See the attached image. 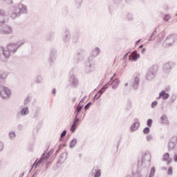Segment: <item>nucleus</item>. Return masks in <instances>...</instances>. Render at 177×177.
Wrapping results in <instances>:
<instances>
[{"label":"nucleus","mask_w":177,"mask_h":177,"mask_svg":"<svg viewBox=\"0 0 177 177\" xmlns=\"http://www.w3.org/2000/svg\"><path fill=\"white\" fill-rule=\"evenodd\" d=\"M151 156H150V153L145 152L140 159H138V170L135 173V171L132 172V175L133 177H147L149 175V168H150V165H151Z\"/></svg>","instance_id":"f257e3e1"},{"label":"nucleus","mask_w":177,"mask_h":177,"mask_svg":"<svg viewBox=\"0 0 177 177\" xmlns=\"http://www.w3.org/2000/svg\"><path fill=\"white\" fill-rule=\"evenodd\" d=\"M19 12L15 11L14 12H12L10 14V17L14 20L15 19H17V17H19V16H21V15H27V6H24V4H19L17 7Z\"/></svg>","instance_id":"f03ea898"},{"label":"nucleus","mask_w":177,"mask_h":177,"mask_svg":"<svg viewBox=\"0 0 177 177\" xmlns=\"http://www.w3.org/2000/svg\"><path fill=\"white\" fill-rule=\"evenodd\" d=\"M48 150H49V147H48V148L46 149V151H44V153H42L40 159L36 160L34 162V165H39V164H44V162H45V159H48L49 158V157L50 156H52V154H53V152L55 151V150L53 149H50L48 152Z\"/></svg>","instance_id":"7ed1b4c3"},{"label":"nucleus","mask_w":177,"mask_h":177,"mask_svg":"<svg viewBox=\"0 0 177 177\" xmlns=\"http://www.w3.org/2000/svg\"><path fill=\"white\" fill-rule=\"evenodd\" d=\"M158 70V66L157 65H153L149 68L146 75V78L147 81H153L154 78H156V75H157V71Z\"/></svg>","instance_id":"20e7f679"},{"label":"nucleus","mask_w":177,"mask_h":177,"mask_svg":"<svg viewBox=\"0 0 177 177\" xmlns=\"http://www.w3.org/2000/svg\"><path fill=\"white\" fill-rule=\"evenodd\" d=\"M177 39V35L175 34L169 35L167 36L165 40V41L162 43V46L164 48H169L170 46H172L174 44H175V41Z\"/></svg>","instance_id":"39448f33"},{"label":"nucleus","mask_w":177,"mask_h":177,"mask_svg":"<svg viewBox=\"0 0 177 177\" xmlns=\"http://www.w3.org/2000/svg\"><path fill=\"white\" fill-rule=\"evenodd\" d=\"M75 73V68H73L70 72V78H69V84L72 88H78L80 85V81L75 75H74Z\"/></svg>","instance_id":"423d86ee"},{"label":"nucleus","mask_w":177,"mask_h":177,"mask_svg":"<svg viewBox=\"0 0 177 177\" xmlns=\"http://www.w3.org/2000/svg\"><path fill=\"white\" fill-rule=\"evenodd\" d=\"M11 95L12 91L10 88L5 86H0V97H2V99H8Z\"/></svg>","instance_id":"0eeeda50"},{"label":"nucleus","mask_w":177,"mask_h":177,"mask_svg":"<svg viewBox=\"0 0 177 177\" xmlns=\"http://www.w3.org/2000/svg\"><path fill=\"white\" fill-rule=\"evenodd\" d=\"M30 113V109H28V106H25L24 108H21V111L17 112L15 118L17 120H20L21 117H26V115H28Z\"/></svg>","instance_id":"6e6552de"},{"label":"nucleus","mask_w":177,"mask_h":177,"mask_svg":"<svg viewBox=\"0 0 177 177\" xmlns=\"http://www.w3.org/2000/svg\"><path fill=\"white\" fill-rule=\"evenodd\" d=\"M85 53V50L82 48H80L77 50L76 55H75V60L77 63H80V62H82L84 60V55Z\"/></svg>","instance_id":"1a4fd4ad"},{"label":"nucleus","mask_w":177,"mask_h":177,"mask_svg":"<svg viewBox=\"0 0 177 177\" xmlns=\"http://www.w3.org/2000/svg\"><path fill=\"white\" fill-rule=\"evenodd\" d=\"M175 68V63L173 62H167L164 64L162 66L163 71L164 73H171V70H172V68Z\"/></svg>","instance_id":"9d476101"},{"label":"nucleus","mask_w":177,"mask_h":177,"mask_svg":"<svg viewBox=\"0 0 177 177\" xmlns=\"http://www.w3.org/2000/svg\"><path fill=\"white\" fill-rule=\"evenodd\" d=\"M81 119H77L73 118V124L71 126L70 131L72 133H74L75 131H77V128H78L80 123L81 122Z\"/></svg>","instance_id":"9b49d317"},{"label":"nucleus","mask_w":177,"mask_h":177,"mask_svg":"<svg viewBox=\"0 0 177 177\" xmlns=\"http://www.w3.org/2000/svg\"><path fill=\"white\" fill-rule=\"evenodd\" d=\"M71 39V32L68 29H66L63 34L62 41L64 44H68Z\"/></svg>","instance_id":"f8f14e48"},{"label":"nucleus","mask_w":177,"mask_h":177,"mask_svg":"<svg viewBox=\"0 0 177 177\" xmlns=\"http://www.w3.org/2000/svg\"><path fill=\"white\" fill-rule=\"evenodd\" d=\"M95 71V64H91L89 62H86L84 64V71L86 74H91Z\"/></svg>","instance_id":"ddd939ff"},{"label":"nucleus","mask_w":177,"mask_h":177,"mask_svg":"<svg viewBox=\"0 0 177 177\" xmlns=\"http://www.w3.org/2000/svg\"><path fill=\"white\" fill-rule=\"evenodd\" d=\"M1 50L5 59H9L10 57V55H15V53L17 52L8 48H7V50H6L3 47H1Z\"/></svg>","instance_id":"4468645a"},{"label":"nucleus","mask_w":177,"mask_h":177,"mask_svg":"<svg viewBox=\"0 0 177 177\" xmlns=\"http://www.w3.org/2000/svg\"><path fill=\"white\" fill-rule=\"evenodd\" d=\"M12 32H13V29L8 25L3 24L2 28H0V34L1 35L12 34Z\"/></svg>","instance_id":"2eb2a0df"},{"label":"nucleus","mask_w":177,"mask_h":177,"mask_svg":"<svg viewBox=\"0 0 177 177\" xmlns=\"http://www.w3.org/2000/svg\"><path fill=\"white\" fill-rule=\"evenodd\" d=\"M112 85V89H117L118 88V85H120V80L113 79V77L110 78V81L108 82V86H110Z\"/></svg>","instance_id":"dca6fc26"},{"label":"nucleus","mask_w":177,"mask_h":177,"mask_svg":"<svg viewBox=\"0 0 177 177\" xmlns=\"http://www.w3.org/2000/svg\"><path fill=\"white\" fill-rule=\"evenodd\" d=\"M56 57H57V50L55 48H52L50 50L49 62L50 63H55L56 62Z\"/></svg>","instance_id":"f3484780"},{"label":"nucleus","mask_w":177,"mask_h":177,"mask_svg":"<svg viewBox=\"0 0 177 177\" xmlns=\"http://www.w3.org/2000/svg\"><path fill=\"white\" fill-rule=\"evenodd\" d=\"M67 135V130H64L61 134L59 138V142L62 144L63 146H67L66 143H67V140H66V136Z\"/></svg>","instance_id":"a211bd4d"},{"label":"nucleus","mask_w":177,"mask_h":177,"mask_svg":"<svg viewBox=\"0 0 177 177\" xmlns=\"http://www.w3.org/2000/svg\"><path fill=\"white\" fill-rule=\"evenodd\" d=\"M140 82V79L138 77H135L132 81L131 87L134 91H138L139 88V84Z\"/></svg>","instance_id":"6ab92c4d"},{"label":"nucleus","mask_w":177,"mask_h":177,"mask_svg":"<svg viewBox=\"0 0 177 177\" xmlns=\"http://www.w3.org/2000/svg\"><path fill=\"white\" fill-rule=\"evenodd\" d=\"M138 121L139 119H136V122L131 124V126L130 127L131 132H135L136 131H138V129H139V127H140V122H139Z\"/></svg>","instance_id":"aec40b11"},{"label":"nucleus","mask_w":177,"mask_h":177,"mask_svg":"<svg viewBox=\"0 0 177 177\" xmlns=\"http://www.w3.org/2000/svg\"><path fill=\"white\" fill-rule=\"evenodd\" d=\"M66 160H67V152H64L60 154L57 164H64Z\"/></svg>","instance_id":"412c9836"},{"label":"nucleus","mask_w":177,"mask_h":177,"mask_svg":"<svg viewBox=\"0 0 177 177\" xmlns=\"http://www.w3.org/2000/svg\"><path fill=\"white\" fill-rule=\"evenodd\" d=\"M170 158V155L169 153L166 152L164 155H163V161H166L167 165H169V164H171V162H172V158Z\"/></svg>","instance_id":"4be33fe9"},{"label":"nucleus","mask_w":177,"mask_h":177,"mask_svg":"<svg viewBox=\"0 0 177 177\" xmlns=\"http://www.w3.org/2000/svg\"><path fill=\"white\" fill-rule=\"evenodd\" d=\"M55 39V32H48L46 36V41L52 42Z\"/></svg>","instance_id":"5701e85b"},{"label":"nucleus","mask_w":177,"mask_h":177,"mask_svg":"<svg viewBox=\"0 0 177 177\" xmlns=\"http://www.w3.org/2000/svg\"><path fill=\"white\" fill-rule=\"evenodd\" d=\"M160 97H162V100H167L169 98V93L163 90L160 93Z\"/></svg>","instance_id":"b1692460"},{"label":"nucleus","mask_w":177,"mask_h":177,"mask_svg":"<svg viewBox=\"0 0 177 177\" xmlns=\"http://www.w3.org/2000/svg\"><path fill=\"white\" fill-rule=\"evenodd\" d=\"M5 19H6L5 10H0V23H1V24H3V23H5Z\"/></svg>","instance_id":"393cba45"},{"label":"nucleus","mask_w":177,"mask_h":177,"mask_svg":"<svg viewBox=\"0 0 177 177\" xmlns=\"http://www.w3.org/2000/svg\"><path fill=\"white\" fill-rule=\"evenodd\" d=\"M39 115V109H36L32 113L31 118L33 120H38V116Z\"/></svg>","instance_id":"a878e982"},{"label":"nucleus","mask_w":177,"mask_h":177,"mask_svg":"<svg viewBox=\"0 0 177 177\" xmlns=\"http://www.w3.org/2000/svg\"><path fill=\"white\" fill-rule=\"evenodd\" d=\"M129 60H132L133 62H138V59H140V54L136 53L135 55H129Z\"/></svg>","instance_id":"bb28decb"},{"label":"nucleus","mask_w":177,"mask_h":177,"mask_svg":"<svg viewBox=\"0 0 177 177\" xmlns=\"http://www.w3.org/2000/svg\"><path fill=\"white\" fill-rule=\"evenodd\" d=\"M91 55L95 57H97L100 55V48L95 47L94 49H93Z\"/></svg>","instance_id":"cd10ccee"},{"label":"nucleus","mask_w":177,"mask_h":177,"mask_svg":"<svg viewBox=\"0 0 177 177\" xmlns=\"http://www.w3.org/2000/svg\"><path fill=\"white\" fill-rule=\"evenodd\" d=\"M176 146V142L170 140L168 143V150L171 151V150H174Z\"/></svg>","instance_id":"c85d7f7f"},{"label":"nucleus","mask_w":177,"mask_h":177,"mask_svg":"<svg viewBox=\"0 0 177 177\" xmlns=\"http://www.w3.org/2000/svg\"><path fill=\"white\" fill-rule=\"evenodd\" d=\"M160 120L162 121V124H165V125H169V121L168 120V118L166 115H163L160 117Z\"/></svg>","instance_id":"c756f323"},{"label":"nucleus","mask_w":177,"mask_h":177,"mask_svg":"<svg viewBox=\"0 0 177 177\" xmlns=\"http://www.w3.org/2000/svg\"><path fill=\"white\" fill-rule=\"evenodd\" d=\"M78 39H80V35L77 32L74 33L72 36L73 44H77Z\"/></svg>","instance_id":"7c9ffc66"},{"label":"nucleus","mask_w":177,"mask_h":177,"mask_svg":"<svg viewBox=\"0 0 177 177\" xmlns=\"http://www.w3.org/2000/svg\"><path fill=\"white\" fill-rule=\"evenodd\" d=\"M8 75L9 73H8V72H3L2 73H0V80L3 81V82H5Z\"/></svg>","instance_id":"2f4dec72"},{"label":"nucleus","mask_w":177,"mask_h":177,"mask_svg":"<svg viewBox=\"0 0 177 177\" xmlns=\"http://www.w3.org/2000/svg\"><path fill=\"white\" fill-rule=\"evenodd\" d=\"M156 37H157V28L151 34L148 41H154L156 39Z\"/></svg>","instance_id":"473e14b6"},{"label":"nucleus","mask_w":177,"mask_h":177,"mask_svg":"<svg viewBox=\"0 0 177 177\" xmlns=\"http://www.w3.org/2000/svg\"><path fill=\"white\" fill-rule=\"evenodd\" d=\"M109 89V84L108 83L106 84H104L98 91L101 95H103L104 92H106V91Z\"/></svg>","instance_id":"72a5a7b5"},{"label":"nucleus","mask_w":177,"mask_h":177,"mask_svg":"<svg viewBox=\"0 0 177 177\" xmlns=\"http://www.w3.org/2000/svg\"><path fill=\"white\" fill-rule=\"evenodd\" d=\"M26 42L24 41V40H20V41H18L17 42V47L13 50H14V52H17V49H19V48L20 47V46H22V45H24V44H25Z\"/></svg>","instance_id":"f704fd0d"},{"label":"nucleus","mask_w":177,"mask_h":177,"mask_svg":"<svg viewBox=\"0 0 177 177\" xmlns=\"http://www.w3.org/2000/svg\"><path fill=\"white\" fill-rule=\"evenodd\" d=\"M77 138H73L69 144L70 149H74L75 147V145H77Z\"/></svg>","instance_id":"c9c22d12"},{"label":"nucleus","mask_w":177,"mask_h":177,"mask_svg":"<svg viewBox=\"0 0 177 177\" xmlns=\"http://www.w3.org/2000/svg\"><path fill=\"white\" fill-rule=\"evenodd\" d=\"M17 44L18 43H9L7 44V48L8 49H11V50H13V49H16V48H17Z\"/></svg>","instance_id":"e433bc0d"},{"label":"nucleus","mask_w":177,"mask_h":177,"mask_svg":"<svg viewBox=\"0 0 177 177\" xmlns=\"http://www.w3.org/2000/svg\"><path fill=\"white\" fill-rule=\"evenodd\" d=\"M94 171V177H100L102 176V170L99 169H93Z\"/></svg>","instance_id":"4c0bfd02"},{"label":"nucleus","mask_w":177,"mask_h":177,"mask_svg":"<svg viewBox=\"0 0 177 177\" xmlns=\"http://www.w3.org/2000/svg\"><path fill=\"white\" fill-rule=\"evenodd\" d=\"M95 59H96V57L95 56V55H93L92 54H91V55H90L89 57H88V60H87V63H90V64H95L94 63H93V61L95 60Z\"/></svg>","instance_id":"58836bf2"},{"label":"nucleus","mask_w":177,"mask_h":177,"mask_svg":"<svg viewBox=\"0 0 177 177\" xmlns=\"http://www.w3.org/2000/svg\"><path fill=\"white\" fill-rule=\"evenodd\" d=\"M35 82L36 84H42V82H44V78H42V76L37 75L35 78Z\"/></svg>","instance_id":"ea45409f"},{"label":"nucleus","mask_w":177,"mask_h":177,"mask_svg":"<svg viewBox=\"0 0 177 177\" xmlns=\"http://www.w3.org/2000/svg\"><path fill=\"white\" fill-rule=\"evenodd\" d=\"M84 0H75V6L77 9L81 8V5H82V2Z\"/></svg>","instance_id":"a19ab883"},{"label":"nucleus","mask_w":177,"mask_h":177,"mask_svg":"<svg viewBox=\"0 0 177 177\" xmlns=\"http://www.w3.org/2000/svg\"><path fill=\"white\" fill-rule=\"evenodd\" d=\"M154 175H156V167H152L151 168L149 177H154Z\"/></svg>","instance_id":"79ce46f5"},{"label":"nucleus","mask_w":177,"mask_h":177,"mask_svg":"<svg viewBox=\"0 0 177 177\" xmlns=\"http://www.w3.org/2000/svg\"><path fill=\"white\" fill-rule=\"evenodd\" d=\"M113 3L115 5H121V3H122V1L124 0H112ZM131 0H126V2L128 3V2H131Z\"/></svg>","instance_id":"37998d69"},{"label":"nucleus","mask_w":177,"mask_h":177,"mask_svg":"<svg viewBox=\"0 0 177 177\" xmlns=\"http://www.w3.org/2000/svg\"><path fill=\"white\" fill-rule=\"evenodd\" d=\"M8 136L10 140H13L15 138H16V133L15 131H10L8 133Z\"/></svg>","instance_id":"c03bdc74"},{"label":"nucleus","mask_w":177,"mask_h":177,"mask_svg":"<svg viewBox=\"0 0 177 177\" xmlns=\"http://www.w3.org/2000/svg\"><path fill=\"white\" fill-rule=\"evenodd\" d=\"M63 147H66V146H63V144H59L58 149L56 150V151L55 152L54 155L55 157H57V153H59V151H60V150H62V149H63Z\"/></svg>","instance_id":"a18cd8bd"},{"label":"nucleus","mask_w":177,"mask_h":177,"mask_svg":"<svg viewBox=\"0 0 177 177\" xmlns=\"http://www.w3.org/2000/svg\"><path fill=\"white\" fill-rule=\"evenodd\" d=\"M126 17L128 21H133V15H132L131 13H127Z\"/></svg>","instance_id":"49530a36"},{"label":"nucleus","mask_w":177,"mask_h":177,"mask_svg":"<svg viewBox=\"0 0 177 177\" xmlns=\"http://www.w3.org/2000/svg\"><path fill=\"white\" fill-rule=\"evenodd\" d=\"M164 38H165V32L162 31L159 34V41H158V42H161V41H162V39H164Z\"/></svg>","instance_id":"de8ad7c7"},{"label":"nucleus","mask_w":177,"mask_h":177,"mask_svg":"<svg viewBox=\"0 0 177 177\" xmlns=\"http://www.w3.org/2000/svg\"><path fill=\"white\" fill-rule=\"evenodd\" d=\"M29 103H31V97L28 96L24 101V106H27V104H29Z\"/></svg>","instance_id":"09e8293b"},{"label":"nucleus","mask_w":177,"mask_h":177,"mask_svg":"<svg viewBox=\"0 0 177 177\" xmlns=\"http://www.w3.org/2000/svg\"><path fill=\"white\" fill-rule=\"evenodd\" d=\"M142 132L144 135H149L150 133V127H147L143 129Z\"/></svg>","instance_id":"8fccbe9b"},{"label":"nucleus","mask_w":177,"mask_h":177,"mask_svg":"<svg viewBox=\"0 0 177 177\" xmlns=\"http://www.w3.org/2000/svg\"><path fill=\"white\" fill-rule=\"evenodd\" d=\"M171 19V15L169 14H165L164 16H163V20L165 21H169V19Z\"/></svg>","instance_id":"3c124183"},{"label":"nucleus","mask_w":177,"mask_h":177,"mask_svg":"<svg viewBox=\"0 0 177 177\" xmlns=\"http://www.w3.org/2000/svg\"><path fill=\"white\" fill-rule=\"evenodd\" d=\"M173 174H174V169L172 168V167H169L167 170V175H169V176H172Z\"/></svg>","instance_id":"603ef678"},{"label":"nucleus","mask_w":177,"mask_h":177,"mask_svg":"<svg viewBox=\"0 0 177 177\" xmlns=\"http://www.w3.org/2000/svg\"><path fill=\"white\" fill-rule=\"evenodd\" d=\"M118 147H120V141H118V144L116 145L115 149H113V154H117V153H118Z\"/></svg>","instance_id":"864d4df0"},{"label":"nucleus","mask_w":177,"mask_h":177,"mask_svg":"<svg viewBox=\"0 0 177 177\" xmlns=\"http://www.w3.org/2000/svg\"><path fill=\"white\" fill-rule=\"evenodd\" d=\"M147 125L149 128H151V126L153 125V120L152 119H148L147 120Z\"/></svg>","instance_id":"5fc2aeb1"},{"label":"nucleus","mask_w":177,"mask_h":177,"mask_svg":"<svg viewBox=\"0 0 177 177\" xmlns=\"http://www.w3.org/2000/svg\"><path fill=\"white\" fill-rule=\"evenodd\" d=\"M74 114H75V116H74L73 118L81 119V113L77 112V111H75Z\"/></svg>","instance_id":"6e6d98bb"},{"label":"nucleus","mask_w":177,"mask_h":177,"mask_svg":"<svg viewBox=\"0 0 177 177\" xmlns=\"http://www.w3.org/2000/svg\"><path fill=\"white\" fill-rule=\"evenodd\" d=\"M91 106H92V102H89L88 104H86L84 106L85 113H86V110H88V109H89V107H91Z\"/></svg>","instance_id":"4d7b16f0"},{"label":"nucleus","mask_w":177,"mask_h":177,"mask_svg":"<svg viewBox=\"0 0 177 177\" xmlns=\"http://www.w3.org/2000/svg\"><path fill=\"white\" fill-rule=\"evenodd\" d=\"M176 97H177V95H175V94H173L171 96V103H174L176 100Z\"/></svg>","instance_id":"13d9d810"},{"label":"nucleus","mask_w":177,"mask_h":177,"mask_svg":"<svg viewBox=\"0 0 177 177\" xmlns=\"http://www.w3.org/2000/svg\"><path fill=\"white\" fill-rule=\"evenodd\" d=\"M157 104H158V102L157 101H153L151 104V109L156 107Z\"/></svg>","instance_id":"bf43d9fd"},{"label":"nucleus","mask_w":177,"mask_h":177,"mask_svg":"<svg viewBox=\"0 0 177 177\" xmlns=\"http://www.w3.org/2000/svg\"><path fill=\"white\" fill-rule=\"evenodd\" d=\"M102 96V94L97 92L95 95H94V99H99Z\"/></svg>","instance_id":"052dcab7"},{"label":"nucleus","mask_w":177,"mask_h":177,"mask_svg":"<svg viewBox=\"0 0 177 177\" xmlns=\"http://www.w3.org/2000/svg\"><path fill=\"white\" fill-rule=\"evenodd\" d=\"M153 140V136H151V135H148L147 136V142H150L151 140Z\"/></svg>","instance_id":"680f3d73"},{"label":"nucleus","mask_w":177,"mask_h":177,"mask_svg":"<svg viewBox=\"0 0 177 177\" xmlns=\"http://www.w3.org/2000/svg\"><path fill=\"white\" fill-rule=\"evenodd\" d=\"M127 104L129 109L131 107V106H132V102L131 101V100H127Z\"/></svg>","instance_id":"e2e57ef3"},{"label":"nucleus","mask_w":177,"mask_h":177,"mask_svg":"<svg viewBox=\"0 0 177 177\" xmlns=\"http://www.w3.org/2000/svg\"><path fill=\"white\" fill-rule=\"evenodd\" d=\"M129 53H131V51H129L124 55L123 60H127V59H128V55H129Z\"/></svg>","instance_id":"0e129e2a"},{"label":"nucleus","mask_w":177,"mask_h":177,"mask_svg":"<svg viewBox=\"0 0 177 177\" xmlns=\"http://www.w3.org/2000/svg\"><path fill=\"white\" fill-rule=\"evenodd\" d=\"M75 111H76V113H82V110L77 106L75 107Z\"/></svg>","instance_id":"69168bd1"},{"label":"nucleus","mask_w":177,"mask_h":177,"mask_svg":"<svg viewBox=\"0 0 177 177\" xmlns=\"http://www.w3.org/2000/svg\"><path fill=\"white\" fill-rule=\"evenodd\" d=\"M38 174H39V170H37L31 177H35L38 175Z\"/></svg>","instance_id":"338daca9"},{"label":"nucleus","mask_w":177,"mask_h":177,"mask_svg":"<svg viewBox=\"0 0 177 177\" xmlns=\"http://www.w3.org/2000/svg\"><path fill=\"white\" fill-rule=\"evenodd\" d=\"M173 160L174 162H177V153L174 154Z\"/></svg>","instance_id":"774afa93"}]
</instances>
